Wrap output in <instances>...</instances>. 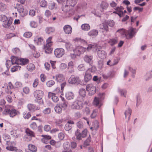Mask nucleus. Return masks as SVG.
<instances>
[{"label": "nucleus", "mask_w": 152, "mask_h": 152, "mask_svg": "<svg viewBox=\"0 0 152 152\" xmlns=\"http://www.w3.org/2000/svg\"><path fill=\"white\" fill-rule=\"evenodd\" d=\"M18 131L16 129H14L13 130L11 131L10 132V134L11 135L12 137L14 139L17 138L19 137V134L18 133Z\"/></svg>", "instance_id": "obj_20"}, {"label": "nucleus", "mask_w": 152, "mask_h": 152, "mask_svg": "<svg viewBox=\"0 0 152 152\" xmlns=\"http://www.w3.org/2000/svg\"><path fill=\"white\" fill-rule=\"evenodd\" d=\"M55 82L53 80H51L48 81L46 83L47 86L48 87H50L55 84Z\"/></svg>", "instance_id": "obj_61"}, {"label": "nucleus", "mask_w": 152, "mask_h": 152, "mask_svg": "<svg viewBox=\"0 0 152 152\" xmlns=\"http://www.w3.org/2000/svg\"><path fill=\"white\" fill-rule=\"evenodd\" d=\"M152 77V70L148 72L144 76L145 80L147 81L149 80Z\"/></svg>", "instance_id": "obj_26"}, {"label": "nucleus", "mask_w": 152, "mask_h": 152, "mask_svg": "<svg viewBox=\"0 0 152 152\" xmlns=\"http://www.w3.org/2000/svg\"><path fill=\"white\" fill-rule=\"evenodd\" d=\"M28 110L31 111H34L35 109V106L33 104H29L27 106Z\"/></svg>", "instance_id": "obj_55"}, {"label": "nucleus", "mask_w": 152, "mask_h": 152, "mask_svg": "<svg viewBox=\"0 0 152 152\" xmlns=\"http://www.w3.org/2000/svg\"><path fill=\"white\" fill-rule=\"evenodd\" d=\"M43 93L42 91L40 90H37L34 93V96L36 99L37 100L38 102H42V99L43 95Z\"/></svg>", "instance_id": "obj_6"}, {"label": "nucleus", "mask_w": 152, "mask_h": 152, "mask_svg": "<svg viewBox=\"0 0 152 152\" xmlns=\"http://www.w3.org/2000/svg\"><path fill=\"white\" fill-rule=\"evenodd\" d=\"M56 80L58 82H61L64 80V77L62 74H58L56 76Z\"/></svg>", "instance_id": "obj_27"}, {"label": "nucleus", "mask_w": 152, "mask_h": 152, "mask_svg": "<svg viewBox=\"0 0 152 152\" xmlns=\"http://www.w3.org/2000/svg\"><path fill=\"white\" fill-rule=\"evenodd\" d=\"M26 132L27 134V136L30 137L28 140L25 139L26 141H30L31 140V137H35L34 133L30 130L27 129H26Z\"/></svg>", "instance_id": "obj_16"}, {"label": "nucleus", "mask_w": 152, "mask_h": 152, "mask_svg": "<svg viewBox=\"0 0 152 152\" xmlns=\"http://www.w3.org/2000/svg\"><path fill=\"white\" fill-rule=\"evenodd\" d=\"M40 5L42 7H46L47 5V3L45 0L42 1L40 2Z\"/></svg>", "instance_id": "obj_60"}, {"label": "nucleus", "mask_w": 152, "mask_h": 152, "mask_svg": "<svg viewBox=\"0 0 152 152\" xmlns=\"http://www.w3.org/2000/svg\"><path fill=\"white\" fill-rule=\"evenodd\" d=\"M20 58L15 56H12L11 57V62L12 64H18Z\"/></svg>", "instance_id": "obj_28"}, {"label": "nucleus", "mask_w": 152, "mask_h": 152, "mask_svg": "<svg viewBox=\"0 0 152 152\" xmlns=\"http://www.w3.org/2000/svg\"><path fill=\"white\" fill-rule=\"evenodd\" d=\"M65 46L66 50L68 51L74 50L72 45L70 42H66Z\"/></svg>", "instance_id": "obj_30"}, {"label": "nucleus", "mask_w": 152, "mask_h": 152, "mask_svg": "<svg viewBox=\"0 0 152 152\" xmlns=\"http://www.w3.org/2000/svg\"><path fill=\"white\" fill-rule=\"evenodd\" d=\"M92 126L94 127V130H96L99 127V125L98 122L97 121H96L93 123Z\"/></svg>", "instance_id": "obj_54"}, {"label": "nucleus", "mask_w": 152, "mask_h": 152, "mask_svg": "<svg viewBox=\"0 0 152 152\" xmlns=\"http://www.w3.org/2000/svg\"><path fill=\"white\" fill-rule=\"evenodd\" d=\"M52 37H49L46 40V44L44 45L43 49H44L46 53L49 54L51 53L53 50V48L51 47L53 42L52 41Z\"/></svg>", "instance_id": "obj_1"}, {"label": "nucleus", "mask_w": 152, "mask_h": 152, "mask_svg": "<svg viewBox=\"0 0 152 152\" xmlns=\"http://www.w3.org/2000/svg\"><path fill=\"white\" fill-rule=\"evenodd\" d=\"M87 50L86 48H85L81 46H77L76 47L75 49L73 50L74 52L77 56H80L81 54H83Z\"/></svg>", "instance_id": "obj_7"}, {"label": "nucleus", "mask_w": 152, "mask_h": 152, "mask_svg": "<svg viewBox=\"0 0 152 152\" xmlns=\"http://www.w3.org/2000/svg\"><path fill=\"white\" fill-rule=\"evenodd\" d=\"M23 115V117L25 119H28L31 116V114L29 113H24Z\"/></svg>", "instance_id": "obj_62"}, {"label": "nucleus", "mask_w": 152, "mask_h": 152, "mask_svg": "<svg viewBox=\"0 0 152 152\" xmlns=\"http://www.w3.org/2000/svg\"><path fill=\"white\" fill-rule=\"evenodd\" d=\"M83 103L82 101L76 100L73 102L70 106L73 109L80 110L82 109L83 107Z\"/></svg>", "instance_id": "obj_2"}, {"label": "nucleus", "mask_w": 152, "mask_h": 152, "mask_svg": "<svg viewBox=\"0 0 152 152\" xmlns=\"http://www.w3.org/2000/svg\"><path fill=\"white\" fill-rule=\"evenodd\" d=\"M64 31L66 34H71L72 31V28L71 26L68 25L64 26L63 28Z\"/></svg>", "instance_id": "obj_15"}, {"label": "nucleus", "mask_w": 152, "mask_h": 152, "mask_svg": "<svg viewBox=\"0 0 152 152\" xmlns=\"http://www.w3.org/2000/svg\"><path fill=\"white\" fill-rule=\"evenodd\" d=\"M73 40L79 43H86V41L83 39L80 38H75L73 39Z\"/></svg>", "instance_id": "obj_49"}, {"label": "nucleus", "mask_w": 152, "mask_h": 152, "mask_svg": "<svg viewBox=\"0 0 152 152\" xmlns=\"http://www.w3.org/2000/svg\"><path fill=\"white\" fill-rule=\"evenodd\" d=\"M93 58V56L91 55H86L84 57V61L90 64H91V62L92 61Z\"/></svg>", "instance_id": "obj_21"}, {"label": "nucleus", "mask_w": 152, "mask_h": 152, "mask_svg": "<svg viewBox=\"0 0 152 152\" xmlns=\"http://www.w3.org/2000/svg\"><path fill=\"white\" fill-rule=\"evenodd\" d=\"M131 110L129 108H128V109L125 111L124 113V114L125 115V118H126L127 116H128L129 119L130 116L131 115Z\"/></svg>", "instance_id": "obj_39"}, {"label": "nucleus", "mask_w": 152, "mask_h": 152, "mask_svg": "<svg viewBox=\"0 0 152 152\" xmlns=\"http://www.w3.org/2000/svg\"><path fill=\"white\" fill-rule=\"evenodd\" d=\"M70 6L66 4L62 8V10L64 12L67 13L69 10L70 11Z\"/></svg>", "instance_id": "obj_40"}, {"label": "nucleus", "mask_w": 152, "mask_h": 152, "mask_svg": "<svg viewBox=\"0 0 152 152\" xmlns=\"http://www.w3.org/2000/svg\"><path fill=\"white\" fill-rule=\"evenodd\" d=\"M79 94L82 97H84L86 96V91L85 89L81 88L79 91Z\"/></svg>", "instance_id": "obj_41"}, {"label": "nucleus", "mask_w": 152, "mask_h": 152, "mask_svg": "<svg viewBox=\"0 0 152 152\" xmlns=\"http://www.w3.org/2000/svg\"><path fill=\"white\" fill-rule=\"evenodd\" d=\"M42 136L43 137L41 140L42 141L45 143H47L48 142V140L51 139V137L50 136L42 135Z\"/></svg>", "instance_id": "obj_23"}, {"label": "nucleus", "mask_w": 152, "mask_h": 152, "mask_svg": "<svg viewBox=\"0 0 152 152\" xmlns=\"http://www.w3.org/2000/svg\"><path fill=\"white\" fill-rule=\"evenodd\" d=\"M70 144L69 142H65L63 145L64 150L62 152H72V150L70 148Z\"/></svg>", "instance_id": "obj_14"}, {"label": "nucleus", "mask_w": 152, "mask_h": 152, "mask_svg": "<svg viewBox=\"0 0 152 152\" xmlns=\"http://www.w3.org/2000/svg\"><path fill=\"white\" fill-rule=\"evenodd\" d=\"M0 20L3 22V25L4 27L7 28H9L10 20H8L6 16L3 15H0Z\"/></svg>", "instance_id": "obj_10"}, {"label": "nucleus", "mask_w": 152, "mask_h": 152, "mask_svg": "<svg viewBox=\"0 0 152 152\" xmlns=\"http://www.w3.org/2000/svg\"><path fill=\"white\" fill-rule=\"evenodd\" d=\"M34 41L38 45H41L43 43V39L40 37L35 38Z\"/></svg>", "instance_id": "obj_37"}, {"label": "nucleus", "mask_w": 152, "mask_h": 152, "mask_svg": "<svg viewBox=\"0 0 152 152\" xmlns=\"http://www.w3.org/2000/svg\"><path fill=\"white\" fill-rule=\"evenodd\" d=\"M10 113V106L6 105L5 107V109L3 112V114L6 115L9 114Z\"/></svg>", "instance_id": "obj_53"}, {"label": "nucleus", "mask_w": 152, "mask_h": 152, "mask_svg": "<svg viewBox=\"0 0 152 152\" xmlns=\"http://www.w3.org/2000/svg\"><path fill=\"white\" fill-rule=\"evenodd\" d=\"M123 9V8L121 6L117 7H116V9H115L116 10L118 11V13H117V14H118L120 17H121L122 15L123 14V12L121 10Z\"/></svg>", "instance_id": "obj_44"}, {"label": "nucleus", "mask_w": 152, "mask_h": 152, "mask_svg": "<svg viewBox=\"0 0 152 152\" xmlns=\"http://www.w3.org/2000/svg\"><path fill=\"white\" fill-rule=\"evenodd\" d=\"M77 69L80 71H84L86 69V67L84 64H79L77 66Z\"/></svg>", "instance_id": "obj_46"}, {"label": "nucleus", "mask_w": 152, "mask_h": 152, "mask_svg": "<svg viewBox=\"0 0 152 152\" xmlns=\"http://www.w3.org/2000/svg\"><path fill=\"white\" fill-rule=\"evenodd\" d=\"M16 8L20 15L24 17L28 14V11L26 10H25L22 5L18 3L16 4Z\"/></svg>", "instance_id": "obj_8"}, {"label": "nucleus", "mask_w": 152, "mask_h": 152, "mask_svg": "<svg viewBox=\"0 0 152 152\" xmlns=\"http://www.w3.org/2000/svg\"><path fill=\"white\" fill-rule=\"evenodd\" d=\"M96 70V68L94 67H92V68H88L86 71L84 77V81L86 82H87L90 80L92 78V76L90 72H93Z\"/></svg>", "instance_id": "obj_3"}, {"label": "nucleus", "mask_w": 152, "mask_h": 152, "mask_svg": "<svg viewBox=\"0 0 152 152\" xmlns=\"http://www.w3.org/2000/svg\"><path fill=\"white\" fill-rule=\"evenodd\" d=\"M126 31L124 29L121 28L120 29L118 30L117 31V32H119L122 35H123L124 37H125V34H126Z\"/></svg>", "instance_id": "obj_56"}, {"label": "nucleus", "mask_w": 152, "mask_h": 152, "mask_svg": "<svg viewBox=\"0 0 152 152\" xmlns=\"http://www.w3.org/2000/svg\"><path fill=\"white\" fill-rule=\"evenodd\" d=\"M87 133V130L85 129L83 130L81 133L79 129H77L75 132V135L77 140H81L82 138L86 137Z\"/></svg>", "instance_id": "obj_5"}, {"label": "nucleus", "mask_w": 152, "mask_h": 152, "mask_svg": "<svg viewBox=\"0 0 152 152\" xmlns=\"http://www.w3.org/2000/svg\"><path fill=\"white\" fill-rule=\"evenodd\" d=\"M30 127L31 128L34 130L36 129L37 127V126L35 122L32 123L30 125Z\"/></svg>", "instance_id": "obj_63"}, {"label": "nucleus", "mask_w": 152, "mask_h": 152, "mask_svg": "<svg viewBox=\"0 0 152 152\" xmlns=\"http://www.w3.org/2000/svg\"><path fill=\"white\" fill-rule=\"evenodd\" d=\"M107 25L110 27H113L115 25V22L113 20H109L105 21Z\"/></svg>", "instance_id": "obj_47"}, {"label": "nucleus", "mask_w": 152, "mask_h": 152, "mask_svg": "<svg viewBox=\"0 0 152 152\" xmlns=\"http://www.w3.org/2000/svg\"><path fill=\"white\" fill-rule=\"evenodd\" d=\"M54 109L55 112L57 113L60 114L62 113V108L58 104L55 107Z\"/></svg>", "instance_id": "obj_36"}, {"label": "nucleus", "mask_w": 152, "mask_h": 152, "mask_svg": "<svg viewBox=\"0 0 152 152\" xmlns=\"http://www.w3.org/2000/svg\"><path fill=\"white\" fill-rule=\"evenodd\" d=\"M7 8V6L5 4L2 3H0V10L1 11H5Z\"/></svg>", "instance_id": "obj_50"}, {"label": "nucleus", "mask_w": 152, "mask_h": 152, "mask_svg": "<svg viewBox=\"0 0 152 152\" xmlns=\"http://www.w3.org/2000/svg\"><path fill=\"white\" fill-rule=\"evenodd\" d=\"M100 28L104 30L106 32L109 31L108 26L105 22L100 26Z\"/></svg>", "instance_id": "obj_29"}, {"label": "nucleus", "mask_w": 152, "mask_h": 152, "mask_svg": "<svg viewBox=\"0 0 152 152\" xmlns=\"http://www.w3.org/2000/svg\"><path fill=\"white\" fill-rule=\"evenodd\" d=\"M72 128V125L69 123H66L64 127V129L66 131H69Z\"/></svg>", "instance_id": "obj_59"}, {"label": "nucleus", "mask_w": 152, "mask_h": 152, "mask_svg": "<svg viewBox=\"0 0 152 152\" xmlns=\"http://www.w3.org/2000/svg\"><path fill=\"white\" fill-rule=\"evenodd\" d=\"M93 104L96 106H98L99 108L102 105L101 101V99L99 98L95 97L93 101Z\"/></svg>", "instance_id": "obj_17"}, {"label": "nucleus", "mask_w": 152, "mask_h": 152, "mask_svg": "<svg viewBox=\"0 0 152 152\" xmlns=\"http://www.w3.org/2000/svg\"><path fill=\"white\" fill-rule=\"evenodd\" d=\"M10 63V60H7L6 62V66L7 68V70L5 72H4V73L8 75H9V69L10 68V66H9V63Z\"/></svg>", "instance_id": "obj_52"}, {"label": "nucleus", "mask_w": 152, "mask_h": 152, "mask_svg": "<svg viewBox=\"0 0 152 152\" xmlns=\"http://www.w3.org/2000/svg\"><path fill=\"white\" fill-rule=\"evenodd\" d=\"M66 97L68 100H71L74 99V95L72 92H68L66 94Z\"/></svg>", "instance_id": "obj_24"}, {"label": "nucleus", "mask_w": 152, "mask_h": 152, "mask_svg": "<svg viewBox=\"0 0 152 152\" xmlns=\"http://www.w3.org/2000/svg\"><path fill=\"white\" fill-rule=\"evenodd\" d=\"M117 42V40L115 39H110L108 41L109 43H110L111 45H113L116 44Z\"/></svg>", "instance_id": "obj_58"}, {"label": "nucleus", "mask_w": 152, "mask_h": 152, "mask_svg": "<svg viewBox=\"0 0 152 152\" xmlns=\"http://www.w3.org/2000/svg\"><path fill=\"white\" fill-rule=\"evenodd\" d=\"M134 29L133 28H131L128 31H126V34H125V37L127 39H129L132 38L135 34Z\"/></svg>", "instance_id": "obj_12"}, {"label": "nucleus", "mask_w": 152, "mask_h": 152, "mask_svg": "<svg viewBox=\"0 0 152 152\" xmlns=\"http://www.w3.org/2000/svg\"><path fill=\"white\" fill-rule=\"evenodd\" d=\"M28 150L32 152H36L37 151V148L34 145L30 144L28 145Z\"/></svg>", "instance_id": "obj_35"}, {"label": "nucleus", "mask_w": 152, "mask_h": 152, "mask_svg": "<svg viewBox=\"0 0 152 152\" xmlns=\"http://www.w3.org/2000/svg\"><path fill=\"white\" fill-rule=\"evenodd\" d=\"M77 0H67L66 4L72 7H74L77 3Z\"/></svg>", "instance_id": "obj_32"}, {"label": "nucleus", "mask_w": 152, "mask_h": 152, "mask_svg": "<svg viewBox=\"0 0 152 152\" xmlns=\"http://www.w3.org/2000/svg\"><path fill=\"white\" fill-rule=\"evenodd\" d=\"M29 62V60L26 58H20L19 64L21 65H26Z\"/></svg>", "instance_id": "obj_22"}, {"label": "nucleus", "mask_w": 152, "mask_h": 152, "mask_svg": "<svg viewBox=\"0 0 152 152\" xmlns=\"http://www.w3.org/2000/svg\"><path fill=\"white\" fill-rule=\"evenodd\" d=\"M48 97L49 98H51L52 100L54 102H56L58 101V98L54 93L49 92Z\"/></svg>", "instance_id": "obj_18"}, {"label": "nucleus", "mask_w": 152, "mask_h": 152, "mask_svg": "<svg viewBox=\"0 0 152 152\" xmlns=\"http://www.w3.org/2000/svg\"><path fill=\"white\" fill-rule=\"evenodd\" d=\"M108 6V4L106 2L102 1L100 4V7L102 9H106Z\"/></svg>", "instance_id": "obj_43"}, {"label": "nucleus", "mask_w": 152, "mask_h": 152, "mask_svg": "<svg viewBox=\"0 0 152 152\" xmlns=\"http://www.w3.org/2000/svg\"><path fill=\"white\" fill-rule=\"evenodd\" d=\"M30 25L33 28H36L37 26V23L34 21H31L30 23Z\"/></svg>", "instance_id": "obj_64"}, {"label": "nucleus", "mask_w": 152, "mask_h": 152, "mask_svg": "<svg viewBox=\"0 0 152 152\" xmlns=\"http://www.w3.org/2000/svg\"><path fill=\"white\" fill-rule=\"evenodd\" d=\"M54 53L56 57L60 58L64 55L65 51L62 48H57L55 50Z\"/></svg>", "instance_id": "obj_11"}, {"label": "nucleus", "mask_w": 152, "mask_h": 152, "mask_svg": "<svg viewBox=\"0 0 152 152\" xmlns=\"http://www.w3.org/2000/svg\"><path fill=\"white\" fill-rule=\"evenodd\" d=\"M18 111L15 109H12L10 110V117H13L16 116L17 114Z\"/></svg>", "instance_id": "obj_51"}, {"label": "nucleus", "mask_w": 152, "mask_h": 152, "mask_svg": "<svg viewBox=\"0 0 152 152\" xmlns=\"http://www.w3.org/2000/svg\"><path fill=\"white\" fill-rule=\"evenodd\" d=\"M98 110H97L95 109L93 111L91 115V117L92 118H94L97 115Z\"/></svg>", "instance_id": "obj_48"}, {"label": "nucleus", "mask_w": 152, "mask_h": 152, "mask_svg": "<svg viewBox=\"0 0 152 152\" xmlns=\"http://www.w3.org/2000/svg\"><path fill=\"white\" fill-rule=\"evenodd\" d=\"M27 69L29 71L32 72L35 69V66L32 63H30L27 66Z\"/></svg>", "instance_id": "obj_38"}, {"label": "nucleus", "mask_w": 152, "mask_h": 152, "mask_svg": "<svg viewBox=\"0 0 152 152\" xmlns=\"http://www.w3.org/2000/svg\"><path fill=\"white\" fill-rule=\"evenodd\" d=\"M55 30V28L54 27H47L46 28L45 31L47 34H50L53 33Z\"/></svg>", "instance_id": "obj_31"}, {"label": "nucleus", "mask_w": 152, "mask_h": 152, "mask_svg": "<svg viewBox=\"0 0 152 152\" xmlns=\"http://www.w3.org/2000/svg\"><path fill=\"white\" fill-rule=\"evenodd\" d=\"M86 91L88 92L89 95L91 96L94 94L96 91V87L92 84H88L86 86Z\"/></svg>", "instance_id": "obj_9"}, {"label": "nucleus", "mask_w": 152, "mask_h": 152, "mask_svg": "<svg viewBox=\"0 0 152 152\" xmlns=\"http://www.w3.org/2000/svg\"><path fill=\"white\" fill-rule=\"evenodd\" d=\"M68 81L69 83L73 84L77 83H79L80 81V80L79 77L72 76L69 79Z\"/></svg>", "instance_id": "obj_13"}, {"label": "nucleus", "mask_w": 152, "mask_h": 152, "mask_svg": "<svg viewBox=\"0 0 152 152\" xmlns=\"http://www.w3.org/2000/svg\"><path fill=\"white\" fill-rule=\"evenodd\" d=\"M82 29L84 31H88L90 29V25L87 23H85L82 24L81 26Z\"/></svg>", "instance_id": "obj_33"}, {"label": "nucleus", "mask_w": 152, "mask_h": 152, "mask_svg": "<svg viewBox=\"0 0 152 152\" xmlns=\"http://www.w3.org/2000/svg\"><path fill=\"white\" fill-rule=\"evenodd\" d=\"M12 51L13 53L16 55H19L20 53L19 49L17 48H15L12 50Z\"/></svg>", "instance_id": "obj_57"}, {"label": "nucleus", "mask_w": 152, "mask_h": 152, "mask_svg": "<svg viewBox=\"0 0 152 152\" xmlns=\"http://www.w3.org/2000/svg\"><path fill=\"white\" fill-rule=\"evenodd\" d=\"M118 92L121 94V96H124L125 97H126L127 91L126 90L124 89H121L119 88H118Z\"/></svg>", "instance_id": "obj_34"}, {"label": "nucleus", "mask_w": 152, "mask_h": 152, "mask_svg": "<svg viewBox=\"0 0 152 152\" xmlns=\"http://www.w3.org/2000/svg\"><path fill=\"white\" fill-rule=\"evenodd\" d=\"M98 34V31L96 29H92L88 33L89 36L92 37H94L96 36Z\"/></svg>", "instance_id": "obj_19"}, {"label": "nucleus", "mask_w": 152, "mask_h": 152, "mask_svg": "<svg viewBox=\"0 0 152 152\" xmlns=\"http://www.w3.org/2000/svg\"><path fill=\"white\" fill-rule=\"evenodd\" d=\"M16 145V143L15 142H13L11 143V144L10 145V151H16L17 148L15 145Z\"/></svg>", "instance_id": "obj_45"}, {"label": "nucleus", "mask_w": 152, "mask_h": 152, "mask_svg": "<svg viewBox=\"0 0 152 152\" xmlns=\"http://www.w3.org/2000/svg\"><path fill=\"white\" fill-rule=\"evenodd\" d=\"M3 138L6 142V144L9 145L10 143L9 136L6 134H4L3 136Z\"/></svg>", "instance_id": "obj_42"}, {"label": "nucleus", "mask_w": 152, "mask_h": 152, "mask_svg": "<svg viewBox=\"0 0 152 152\" xmlns=\"http://www.w3.org/2000/svg\"><path fill=\"white\" fill-rule=\"evenodd\" d=\"M62 102L59 105L62 107L63 109L65 110L66 109L68 106V103L64 99V98L62 99Z\"/></svg>", "instance_id": "obj_25"}, {"label": "nucleus", "mask_w": 152, "mask_h": 152, "mask_svg": "<svg viewBox=\"0 0 152 152\" xmlns=\"http://www.w3.org/2000/svg\"><path fill=\"white\" fill-rule=\"evenodd\" d=\"M101 48L102 47L100 46H98L95 47L98 56L101 59H104L106 57L107 53L104 51L101 50Z\"/></svg>", "instance_id": "obj_4"}]
</instances>
